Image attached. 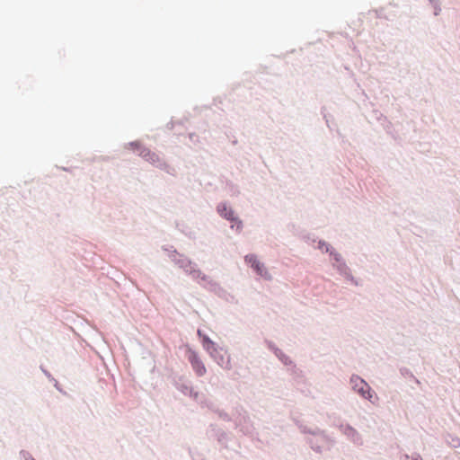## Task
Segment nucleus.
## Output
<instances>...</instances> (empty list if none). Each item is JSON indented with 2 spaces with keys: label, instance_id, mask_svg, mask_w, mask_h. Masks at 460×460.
I'll return each mask as SVG.
<instances>
[{
  "label": "nucleus",
  "instance_id": "7ed1b4c3",
  "mask_svg": "<svg viewBox=\"0 0 460 460\" xmlns=\"http://www.w3.org/2000/svg\"><path fill=\"white\" fill-rule=\"evenodd\" d=\"M188 358L199 376H202L206 374L207 369L195 351H190Z\"/></svg>",
  "mask_w": 460,
  "mask_h": 460
},
{
  "label": "nucleus",
  "instance_id": "f257e3e1",
  "mask_svg": "<svg viewBox=\"0 0 460 460\" xmlns=\"http://www.w3.org/2000/svg\"><path fill=\"white\" fill-rule=\"evenodd\" d=\"M351 385L364 398H371L369 385L359 376H354L350 379Z\"/></svg>",
  "mask_w": 460,
  "mask_h": 460
},
{
  "label": "nucleus",
  "instance_id": "20e7f679",
  "mask_svg": "<svg viewBox=\"0 0 460 460\" xmlns=\"http://www.w3.org/2000/svg\"><path fill=\"white\" fill-rule=\"evenodd\" d=\"M218 213L228 220H234V212L226 207V204H221L217 207Z\"/></svg>",
  "mask_w": 460,
  "mask_h": 460
},
{
  "label": "nucleus",
  "instance_id": "39448f33",
  "mask_svg": "<svg viewBox=\"0 0 460 460\" xmlns=\"http://www.w3.org/2000/svg\"><path fill=\"white\" fill-rule=\"evenodd\" d=\"M203 346L210 353L215 349V343L207 336L203 337Z\"/></svg>",
  "mask_w": 460,
  "mask_h": 460
},
{
  "label": "nucleus",
  "instance_id": "f03ea898",
  "mask_svg": "<svg viewBox=\"0 0 460 460\" xmlns=\"http://www.w3.org/2000/svg\"><path fill=\"white\" fill-rule=\"evenodd\" d=\"M245 261L250 264L254 270L261 277L265 279H270V274L264 268L263 264H261L253 254H249L245 256Z\"/></svg>",
  "mask_w": 460,
  "mask_h": 460
}]
</instances>
